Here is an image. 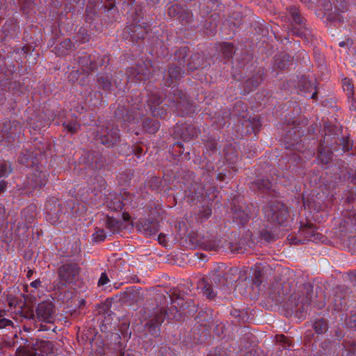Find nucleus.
<instances>
[{
	"label": "nucleus",
	"instance_id": "obj_1",
	"mask_svg": "<svg viewBox=\"0 0 356 356\" xmlns=\"http://www.w3.org/2000/svg\"><path fill=\"white\" fill-rule=\"evenodd\" d=\"M155 300L157 302L156 312L145 324V329L154 337L159 335L160 325L165 318L177 321L181 320V313L188 314L195 311V306L193 305L190 311L184 312V300L176 293H157Z\"/></svg>",
	"mask_w": 356,
	"mask_h": 356
},
{
	"label": "nucleus",
	"instance_id": "obj_2",
	"mask_svg": "<svg viewBox=\"0 0 356 356\" xmlns=\"http://www.w3.org/2000/svg\"><path fill=\"white\" fill-rule=\"evenodd\" d=\"M181 238H188L193 245H198L204 250L217 251L222 247V229L220 225H202L199 230L194 231L191 224H178L175 225Z\"/></svg>",
	"mask_w": 356,
	"mask_h": 356
},
{
	"label": "nucleus",
	"instance_id": "obj_3",
	"mask_svg": "<svg viewBox=\"0 0 356 356\" xmlns=\"http://www.w3.org/2000/svg\"><path fill=\"white\" fill-rule=\"evenodd\" d=\"M293 276H294L293 271L285 270L280 276L275 278L270 292L273 300L277 303L280 302L291 293L292 282H290L289 277Z\"/></svg>",
	"mask_w": 356,
	"mask_h": 356
},
{
	"label": "nucleus",
	"instance_id": "obj_4",
	"mask_svg": "<svg viewBox=\"0 0 356 356\" xmlns=\"http://www.w3.org/2000/svg\"><path fill=\"white\" fill-rule=\"evenodd\" d=\"M134 224H104L103 227H95V232L92 234V241L99 243L104 241L108 235L114 234H124L127 229H131Z\"/></svg>",
	"mask_w": 356,
	"mask_h": 356
},
{
	"label": "nucleus",
	"instance_id": "obj_5",
	"mask_svg": "<svg viewBox=\"0 0 356 356\" xmlns=\"http://www.w3.org/2000/svg\"><path fill=\"white\" fill-rule=\"evenodd\" d=\"M264 212L267 220L273 222H284L289 216L287 207L278 201H273L266 206Z\"/></svg>",
	"mask_w": 356,
	"mask_h": 356
},
{
	"label": "nucleus",
	"instance_id": "obj_6",
	"mask_svg": "<svg viewBox=\"0 0 356 356\" xmlns=\"http://www.w3.org/2000/svg\"><path fill=\"white\" fill-rule=\"evenodd\" d=\"M81 268L74 262L66 263L58 268L59 280L63 283H72L78 277Z\"/></svg>",
	"mask_w": 356,
	"mask_h": 356
},
{
	"label": "nucleus",
	"instance_id": "obj_7",
	"mask_svg": "<svg viewBox=\"0 0 356 356\" xmlns=\"http://www.w3.org/2000/svg\"><path fill=\"white\" fill-rule=\"evenodd\" d=\"M55 309L51 302L43 301L35 309V316L39 321L51 323L54 321Z\"/></svg>",
	"mask_w": 356,
	"mask_h": 356
},
{
	"label": "nucleus",
	"instance_id": "obj_8",
	"mask_svg": "<svg viewBox=\"0 0 356 356\" xmlns=\"http://www.w3.org/2000/svg\"><path fill=\"white\" fill-rule=\"evenodd\" d=\"M144 299V296L140 288L136 286H131L120 293V301L122 303L131 305L134 304H139Z\"/></svg>",
	"mask_w": 356,
	"mask_h": 356
},
{
	"label": "nucleus",
	"instance_id": "obj_9",
	"mask_svg": "<svg viewBox=\"0 0 356 356\" xmlns=\"http://www.w3.org/2000/svg\"><path fill=\"white\" fill-rule=\"evenodd\" d=\"M316 296L313 286L310 284H305L302 291V297L300 296L298 300L297 307L300 305V310H302V312L307 310L309 305L314 300Z\"/></svg>",
	"mask_w": 356,
	"mask_h": 356
},
{
	"label": "nucleus",
	"instance_id": "obj_10",
	"mask_svg": "<svg viewBox=\"0 0 356 356\" xmlns=\"http://www.w3.org/2000/svg\"><path fill=\"white\" fill-rule=\"evenodd\" d=\"M350 293V289L345 286H339L336 288L333 296V307L334 310L340 311L346 306V299Z\"/></svg>",
	"mask_w": 356,
	"mask_h": 356
},
{
	"label": "nucleus",
	"instance_id": "obj_11",
	"mask_svg": "<svg viewBox=\"0 0 356 356\" xmlns=\"http://www.w3.org/2000/svg\"><path fill=\"white\" fill-rule=\"evenodd\" d=\"M47 181L45 172L40 170L38 166L33 168L32 172L28 177V185L33 188H41L46 185Z\"/></svg>",
	"mask_w": 356,
	"mask_h": 356
},
{
	"label": "nucleus",
	"instance_id": "obj_12",
	"mask_svg": "<svg viewBox=\"0 0 356 356\" xmlns=\"http://www.w3.org/2000/svg\"><path fill=\"white\" fill-rule=\"evenodd\" d=\"M299 232L308 241L318 242L323 241L324 238L323 235L317 232L314 224H301Z\"/></svg>",
	"mask_w": 356,
	"mask_h": 356
},
{
	"label": "nucleus",
	"instance_id": "obj_13",
	"mask_svg": "<svg viewBox=\"0 0 356 356\" xmlns=\"http://www.w3.org/2000/svg\"><path fill=\"white\" fill-rule=\"evenodd\" d=\"M279 234V228L276 224H263L259 227V236L261 239L270 242L275 241Z\"/></svg>",
	"mask_w": 356,
	"mask_h": 356
},
{
	"label": "nucleus",
	"instance_id": "obj_14",
	"mask_svg": "<svg viewBox=\"0 0 356 356\" xmlns=\"http://www.w3.org/2000/svg\"><path fill=\"white\" fill-rule=\"evenodd\" d=\"M227 266L225 264L218 265L211 273V282L213 285L217 288H223L226 284L225 270Z\"/></svg>",
	"mask_w": 356,
	"mask_h": 356
},
{
	"label": "nucleus",
	"instance_id": "obj_15",
	"mask_svg": "<svg viewBox=\"0 0 356 356\" xmlns=\"http://www.w3.org/2000/svg\"><path fill=\"white\" fill-rule=\"evenodd\" d=\"M32 348L34 351L38 353V356H50L53 354L54 345L50 341L38 339L33 344Z\"/></svg>",
	"mask_w": 356,
	"mask_h": 356
},
{
	"label": "nucleus",
	"instance_id": "obj_16",
	"mask_svg": "<svg viewBox=\"0 0 356 356\" xmlns=\"http://www.w3.org/2000/svg\"><path fill=\"white\" fill-rule=\"evenodd\" d=\"M136 229L138 232H140L146 236H151L156 234L159 231L158 224H134L131 229H127L124 231V234L130 232L133 229Z\"/></svg>",
	"mask_w": 356,
	"mask_h": 356
},
{
	"label": "nucleus",
	"instance_id": "obj_17",
	"mask_svg": "<svg viewBox=\"0 0 356 356\" xmlns=\"http://www.w3.org/2000/svg\"><path fill=\"white\" fill-rule=\"evenodd\" d=\"M241 270L237 268H229L227 267L225 270V280L227 286L237 282L241 276Z\"/></svg>",
	"mask_w": 356,
	"mask_h": 356
},
{
	"label": "nucleus",
	"instance_id": "obj_18",
	"mask_svg": "<svg viewBox=\"0 0 356 356\" xmlns=\"http://www.w3.org/2000/svg\"><path fill=\"white\" fill-rule=\"evenodd\" d=\"M119 138V132L118 130L115 129L111 133H107V134H102L100 136L101 143L104 145H111L115 143V142Z\"/></svg>",
	"mask_w": 356,
	"mask_h": 356
},
{
	"label": "nucleus",
	"instance_id": "obj_19",
	"mask_svg": "<svg viewBox=\"0 0 356 356\" xmlns=\"http://www.w3.org/2000/svg\"><path fill=\"white\" fill-rule=\"evenodd\" d=\"M313 327L317 334L325 333L328 329L327 321L323 318L316 319L314 322Z\"/></svg>",
	"mask_w": 356,
	"mask_h": 356
},
{
	"label": "nucleus",
	"instance_id": "obj_20",
	"mask_svg": "<svg viewBox=\"0 0 356 356\" xmlns=\"http://www.w3.org/2000/svg\"><path fill=\"white\" fill-rule=\"evenodd\" d=\"M230 251L233 253H243L246 248L243 243H229V247Z\"/></svg>",
	"mask_w": 356,
	"mask_h": 356
},
{
	"label": "nucleus",
	"instance_id": "obj_21",
	"mask_svg": "<svg viewBox=\"0 0 356 356\" xmlns=\"http://www.w3.org/2000/svg\"><path fill=\"white\" fill-rule=\"evenodd\" d=\"M11 172L12 169L10 163L5 161L0 162V178L8 176Z\"/></svg>",
	"mask_w": 356,
	"mask_h": 356
},
{
	"label": "nucleus",
	"instance_id": "obj_22",
	"mask_svg": "<svg viewBox=\"0 0 356 356\" xmlns=\"http://www.w3.org/2000/svg\"><path fill=\"white\" fill-rule=\"evenodd\" d=\"M261 277H262L261 270L259 268H257L254 270L253 276H252V284L254 286H256L257 287L260 286V285L262 283Z\"/></svg>",
	"mask_w": 356,
	"mask_h": 356
},
{
	"label": "nucleus",
	"instance_id": "obj_23",
	"mask_svg": "<svg viewBox=\"0 0 356 356\" xmlns=\"http://www.w3.org/2000/svg\"><path fill=\"white\" fill-rule=\"evenodd\" d=\"M342 86L343 90L347 92L348 96L353 95V84L350 79L348 78H345L342 80Z\"/></svg>",
	"mask_w": 356,
	"mask_h": 356
},
{
	"label": "nucleus",
	"instance_id": "obj_24",
	"mask_svg": "<svg viewBox=\"0 0 356 356\" xmlns=\"http://www.w3.org/2000/svg\"><path fill=\"white\" fill-rule=\"evenodd\" d=\"M202 290L204 295L209 299L214 298L216 295V293L213 291L212 286L209 284H206Z\"/></svg>",
	"mask_w": 356,
	"mask_h": 356
},
{
	"label": "nucleus",
	"instance_id": "obj_25",
	"mask_svg": "<svg viewBox=\"0 0 356 356\" xmlns=\"http://www.w3.org/2000/svg\"><path fill=\"white\" fill-rule=\"evenodd\" d=\"M289 13H290L291 17L293 18V20L297 24L301 23V19L299 17V11H298V9L296 6H291L289 8Z\"/></svg>",
	"mask_w": 356,
	"mask_h": 356
},
{
	"label": "nucleus",
	"instance_id": "obj_26",
	"mask_svg": "<svg viewBox=\"0 0 356 356\" xmlns=\"http://www.w3.org/2000/svg\"><path fill=\"white\" fill-rule=\"evenodd\" d=\"M234 52V47L229 43L223 44V53L227 57L231 56Z\"/></svg>",
	"mask_w": 356,
	"mask_h": 356
},
{
	"label": "nucleus",
	"instance_id": "obj_27",
	"mask_svg": "<svg viewBox=\"0 0 356 356\" xmlns=\"http://www.w3.org/2000/svg\"><path fill=\"white\" fill-rule=\"evenodd\" d=\"M3 316V312L0 311V329L4 328L6 326L13 323V322L10 320H8L5 318H2Z\"/></svg>",
	"mask_w": 356,
	"mask_h": 356
},
{
	"label": "nucleus",
	"instance_id": "obj_28",
	"mask_svg": "<svg viewBox=\"0 0 356 356\" xmlns=\"http://www.w3.org/2000/svg\"><path fill=\"white\" fill-rule=\"evenodd\" d=\"M65 127L72 133L76 132L78 130L79 124L76 122H69L67 124L64 123Z\"/></svg>",
	"mask_w": 356,
	"mask_h": 356
},
{
	"label": "nucleus",
	"instance_id": "obj_29",
	"mask_svg": "<svg viewBox=\"0 0 356 356\" xmlns=\"http://www.w3.org/2000/svg\"><path fill=\"white\" fill-rule=\"evenodd\" d=\"M277 341H280L284 344L283 348L289 347L290 343H289L288 339L283 334H277L276 337Z\"/></svg>",
	"mask_w": 356,
	"mask_h": 356
},
{
	"label": "nucleus",
	"instance_id": "obj_30",
	"mask_svg": "<svg viewBox=\"0 0 356 356\" xmlns=\"http://www.w3.org/2000/svg\"><path fill=\"white\" fill-rule=\"evenodd\" d=\"M257 184L258 185V188L260 189H270L271 186V183L268 180H260L257 183Z\"/></svg>",
	"mask_w": 356,
	"mask_h": 356
},
{
	"label": "nucleus",
	"instance_id": "obj_31",
	"mask_svg": "<svg viewBox=\"0 0 356 356\" xmlns=\"http://www.w3.org/2000/svg\"><path fill=\"white\" fill-rule=\"evenodd\" d=\"M319 160L323 163H327L330 160V154H324L323 152H321L318 156Z\"/></svg>",
	"mask_w": 356,
	"mask_h": 356
},
{
	"label": "nucleus",
	"instance_id": "obj_32",
	"mask_svg": "<svg viewBox=\"0 0 356 356\" xmlns=\"http://www.w3.org/2000/svg\"><path fill=\"white\" fill-rule=\"evenodd\" d=\"M109 280L105 273H102L101 277L98 281V286H104L108 282Z\"/></svg>",
	"mask_w": 356,
	"mask_h": 356
},
{
	"label": "nucleus",
	"instance_id": "obj_33",
	"mask_svg": "<svg viewBox=\"0 0 356 356\" xmlns=\"http://www.w3.org/2000/svg\"><path fill=\"white\" fill-rule=\"evenodd\" d=\"M60 48H65L66 50L69 49L72 47V42L70 39L64 40L60 44Z\"/></svg>",
	"mask_w": 356,
	"mask_h": 356
},
{
	"label": "nucleus",
	"instance_id": "obj_34",
	"mask_svg": "<svg viewBox=\"0 0 356 356\" xmlns=\"http://www.w3.org/2000/svg\"><path fill=\"white\" fill-rule=\"evenodd\" d=\"M99 82L102 83V87L105 90H108L109 88H110V86H111V83L108 80H106L104 81V79L102 77L101 79H99Z\"/></svg>",
	"mask_w": 356,
	"mask_h": 356
},
{
	"label": "nucleus",
	"instance_id": "obj_35",
	"mask_svg": "<svg viewBox=\"0 0 356 356\" xmlns=\"http://www.w3.org/2000/svg\"><path fill=\"white\" fill-rule=\"evenodd\" d=\"M349 277V280L353 283L354 285H356V271L350 272L348 273Z\"/></svg>",
	"mask_w": 356,
	"mask_h": 356
},
{
	"label": "nucleus",
	"instance_id": "obj_36",
	"mask_svg": "<svg viewBox=\"0 0 356 356\" xmlns=\"http://www.w3.org/2000/svg\"><path fill=\"white\" fill-rule=\"evenodd\" d=\"M8 305L10 307H16L17 300L15 298H8Z\"/></svg>",
	"mask_w": 356,
	"mask_h": 356
},
{
	"label": "nucleus",
	"instance_id": "obj_37",
	"mask_svg": "<svg viewBox=\"0 0 356 356\" xmlns=\"http://www.w3.org/2000/svg\"><path fill=\"white\" fill-rule=\"evenodd\" d=\"M38 354V353H36L32 348V350L24 351L23 356H36Z\"/></svg>",
	"mask_w": 356,
	"mask_h": 356
},
{
	"label": "nucleus",
	"instance_id": "obj_38",
	"mask_svg": "<svg viewBox=\"0 0 356 356\" xmlns=\"http://www.w3.org/2000/svg\"><path fill=\"white\" fill-rule=\"evenodd\" d=\"M36 207L35 206H30L26 210H24L22 211V216H25L26 213H29V211H31L32 213L35 211Z\"/></svg>",
	"mask_w": 356,
	"mask_h": 356
},
{
	"label": "nucleus",
	"instance_id": "obj_39",
	"mask_svg": "<svg viewBox=\"0 0 356 356\" xmlns=\"http://www.w3.org/2000/svg\"><path fill=\"white\" fill-rule=\"evenodd\" d=\"M41 285V282L40 280H35V281L31 283V286L34 288H38Z\"/></svg>",
	"mask_w": 356,
	"mask_h": 356
},
{
	"label": "nucleus",
	"instance_id": "obj_40",
	"mask_svg": "<svg viewBox=\"0 0 356 356\" xmlns=\"http://www.w3.org/2000/svg\"><path fill=\"white\" fill-rule=\"evenodd\" d=\"M165 236L163 234H160L158 236V241L161 244H164Z\"/></svg>",
	"mask_w": 356,
	"mask_h": 356
},
{
	"label": "nucleus",
	"instance_id": "obj_41",
	"mask_svg": "<svg viewBox=\"0 0 356 356\" xmlns=\"http://www.w3.org/2000/svg\"><path fill=\"white\" fill-rule=\"evenodd\" d=\"M7 183L4 181H0V193L3 192L6 187Z\"/></svg>",
	"mask_w": 356,
	"mask_h": 356
},
{
	"label": "nucleus",
	"instance_id": "obj_42",
	"mask_svg": "<svg viewBox=\"0 0 356 356\" xmlns=\"http://www.w3.org/2000/svg\"><path fill=\"white\" fill-rule=\"evenodd\" d=\"M201 215L205 218H208L209 216H210L211 215V210L210 209H207L204 211V213H202Z\"/></svg>",
	"mask_w": 356,
	"mask_h": 356
},
{
	"label": "nucleus",
	"instance_id": "obj_43",
	"mask_svg": "<svg viewBox=\"0 0 356 356\" xmlns=\"http://www.w3.org/2000/svg\"><path fill=\"white\" fill-rule=\"evenodd\" d=\"M177 8V6H172V7H170L168 10V13L170 15H172L174 14V13L176 11Z\"/></svg>",
	"mask_w": 356,
	"mask_h": 356
},
{
	"label": "nucleus",
	"instance_id": "obj_44",
	"mask_svg": "<svg viewBox=\"0 0 356 356\" xmlns=\"http://www.w3.org/2000/svg\"><path fill=\"white\" fill-rule=\"evenodd\" d=\"M248 234L245 236V240L250 239L251 241H253L254 240V238H253V237H254L253 234L251 232H250L249 229H248Z\"/></svg>",
	"mask_w": 356,
	"mask_h": 356
},
{
	"label": "nucleus",
	"instance_id": "obj_45",
	"mask_svg": "<svg viewBox=\"0 0 356 356\" xmlns=\"http://www.w3.org/2000/svg\"><path fill=\"white\" fill-rule=\"evenodd\" d=\"M174 70H177V68L170 69L169 74H170V76L174 77V78H177V74L174 75V74H173Z\"/></svg>",
	"mask_w": 356,
	"mask_h": 356
},
{
	"label": "nucleus",
	"instance_id": "obj_46",
	"mask_svg": "<svg viewBox=\"0 0 356 356\" xmlns=\"http://www.w3.org/2000/svg\"><path fill=\"white\" fill-rule=\"evenodd\" d=\"M147 74H144V76H146ZM136 77L138 80H143V74H140V72H138L136 74Z\"/></svg>",
	"mask_w": 356,
	"mask_h": 356
},
{
	"label": "nucleus",
	"instance_id": "obj_47",
	"mask_svg": "<svg viewBox=\"0 0 356 356\" xmlns=\"http://www.w3.org/2000/svg\"><path fill=\"white\" fill-rule=\"evenodd\" d=\"M33 272H34V271H33V270L30 269V270L27 272V275H26L27 277L30 278V277L32 276V275L33 274Z\"/></svg>",
	"mask_w": 356,
	"mask_h": 356
},
{
	"label": "nucleus",
	"instance_id": "obj_48",
	"mask_svg": "<svg viewBox=\"0 0 356 356\" xmlns=\"http://www.w3.org/2000/svg\"><path fill=\"white\" fill-rule=\"evenodd\" d=\"M351 145H349L348 143L346 144L343 145V150L344 151H347L350 148Z\"/></svg>",
	"mask_w": 356,
	"mask_h": 356
},
{
	"label": "nucleus",
	"instance_id": "obj_49",
	"mask_svg": "<svg viewBox=\"0 0 356 356\" xmlns=\"http://www.w3.org/2000/svg\"><path fill=\"white\" fill-rule=\"evenodd\" d=\"M124 220H129L130 218V216L128 214L124 215Z\"/></svg>",
	"mask_w": 356,
	"mask_h": 356
},
{
	"label": "nucleus",
	"instance_id": "obj_50",
	"mask_svg": "<svg viewBox=\"0 0 356 356\" xmlns=\"http://www.w3.org/2000/svg\"><path fill=\"white\" fill-rule=\"evenodd\" d=\"M40 330H47L46 326L41 325L40 327Z\"/></svg>",
	"mask_w": 356,
	"mask_h": 356
},
{
	"label": "nucleus",
	"instance_id": "obj_51",
	"mask_svg": "<svg viewBox=\"0 0 356 356\" xmlns=\"http://www.w3.org/2000/svg\"><path fill=\"white\" fill-rule=\"evenodd\" d=\"M316 95H317L316 92H314L312 95V99H315V98H316Z\"/></svg>",
	"mask_w": 356,
	"mask_h": 356
},
{
	"label": "nucleus",
	"instance_id": "obj_52",
	"mask_svg": "<svg viewBox=\"0 0 356 356\" xmlns=\"http://www.w3.org/2000/svg\"><path fill=\"white\" fill-rule=\"evenodd\" d=\"M107 307V305H103L101 306V309H102V310H105V308Z\"/></svg>",
	"mask_w": 356,
	"mask_h": 356
},
{
	"label": "nucleus",
	"instance_id": "obj_53",
	"mask_svg": "<svg viewBox=\"0 0 356 356\" xmlns=\"http://www.w3.org/2000/svg\"><path fill=\"white\" fill-rule=\"evenodd\" d=\"M252 80H248V81L246 82V84H247L248 86H249L250 84H251V83H252Z\"/></svg>",
	"mask_w": 356,
	"mask_h": 356
},
{
	"label": "nucleus",
	"instance_id": "obj_54",
	"mask_svg": "<svg viewBox=\"0 0 356 356\" xmlns=\"http://www.w3.org/2000/svg\"><path fill=\"white\" fill-rule=\"evenodd\" d=\"M344 45H345V42H339V46L343 47Z\"/></svg>",
	"mask_w": 356,
	"mask_h": 356
},
{
	"label": "nucleus",
	"instance_id": "obj_55",
	"mask_svg": "<svg viewBox=\"0 0 356 356\" xmlns=\"http://www.w3.org/2000/svg\"><path fill=\"white\" fill-rule=\"evenodd\" d=\"M258 85H259V82H258V81H257V83L254 85V86H258Z\"/></svg>",
	"mask_w": 356,
	"mask_h": 356
},
{
	"label": "nucleus",
	"instance_id": "obj_56",
	"mask_svg": "<svg viewBox=\"0 0 356 356\" xmlns=\"http://www.w3.org/2000/svg\"><path fill=\"white\" fill-rule=\"evenodd\" d=\"M30 219H31V218H26L25 220H29Z\"/></svg>",
	"mask_w": 356,
	"mask_h": 356
},
{
	"label": "nucleus",
	"instance_id": "obj_57",
	"mask_svg": "<svg viewBox=\"0 0 356 356\" xmlns=\"http://www.w3.org/2000/svg\"><path fill=\"white\" fill-rule=\"evenodd\" d=\"M3 210V208L0 205V211H2Z\"/></svg>",
	"mask_w": 356,
	"mask_h": 356
},
{
	"label": "nucleus",
	"instance_id": "obj_58",
	"mask_svg": "<svg viewBox=\"0 0 356 356\" xmlns=\"http://www.w3.org/2000/svg\"><path fill=\"white\" fill-rule=\"evenodd\" d=\"M126 356H134L133 355L127 354Z\"/></svg>",
	"mask_w": 356,
	"mask_h": 356
},
{
	"label": "nucleus",
	"instance_id": "obj_59",
	"mask_svg": "<svg viewBox=\"0 0 356 356\" xmlns=\"http://www.w3.org/2000/svg\"><path fill=\"white\" fill-rule=\"evenodd\" d=\"M60 54H65V52H64V51H62V52L60 53Z\"/></svg>",
	"mask_w": 356,
	"mask_h": 356
},
{
	"label": "nucleus",
	"instance_id": "obj_60",
	"mask_svg": "<svg viewBox=\"0 0 356 356\" xmlns=\"http://www.w3.org/2000/svg\"><path fill=\"white\" fill-rule=\"evenodd\" d=\"M108 222L111 223V222H112V221H111V220H109Z\"/></svg>",
	"mask_w": 356,
	"mask_h": 356
}]
</instances>
